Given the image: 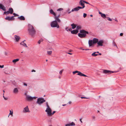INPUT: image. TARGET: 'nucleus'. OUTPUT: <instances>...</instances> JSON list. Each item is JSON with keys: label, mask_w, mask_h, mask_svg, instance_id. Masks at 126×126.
I'll return each instance as SVG.
<instances>
[{"label": "nucleus", "mask_w": 126, "mask_h": 126, "mask_svg": "<svg viewBox=\"0 0 126 126\" xmlns=\"http://www.w3.org/2000/svg\"><path fill=\"white\" fill-rule=\"evenodd\" d=\"M28 31L29 34L31 35L32 37L34 36L35 33V31L32 25H29Z\"/></svg>", "instance_id": "nucleus-1"}, {"label": "nucleus", "mask_w": 126, "mask_h": 126, "mask_svg": "<svg viewBox=\"0 0 126 126\" xmlns=\"http://www.w3.org/2000/svg\"><path fill=\"white\" fill-rule=\"evenodd\" d=\"M80 33H79L78 36L82 38L85 37L86 36V34H88V32L84 30H81L80 31Z\"/></svg>", "instance_id": "nucleus-2"}, {"label": "nucleus", "mask_w": 126, "mask_h": 126, "mask_svg": "<svg viewBox=\"0 0 126 126\" xmlns=\"http://www.w3.org/2000/svg\"><path fill=\"white\" fill-rule=\"evenodd\" d=\"M50 25L52 27H57L58 28H59V26L57 22L56 21H54L51 22L50 24Z\"/></svg>", "instance_id": "nucleus-3"}, {"label": "nucleus", "mask_w": 126, "mask_h": 126, "mask_svg": "<svg viewBox=\"0 0 126 126\" xmlns=\"http://www.w3.org/2000/svg\"><path fill=\"white\" fill-rule=\"evenodd\" d=\"M46 101V100L44 98H38L36 103L39 105H41Z\"/></svg>", "instance_id": "nucleus-4"}, {"label": "nucleus", "mask_w": 126, "mask_h": 126, "mask_svg": "<svg viewBox=\"0 0 126 126\" xmlns=\"http://www.w3.org/2000/svg\"><path fill=\"white\" fill-rule=\"evenodd\" d=\"M37 98V97L35 96L32 97L28 95H27L26 97V100L28 101H32L33 99H35Z\"/></svg>", "instance_id": "nucleus-5"}, {"label": "nucleus", "mask_w": 126, "mask_h": 126, "mask_svg": "<svg viewBox=\"0 0 126 126\" xmlns=\"http://www.w3.org/2000/svg\"><path fill=\"white\" fill-rule=\"evenodd\" d=\"M45 112L47 113L48 116H50V115L51 114V112H52V110L50 107L47 108Z\"/></svg>", "instance_id": "nucleus-6"}, {"label": "nucleus", "mask_w": 126, "mask_h": 126, "mask_svg": "<svg viewBox=\"0 0 126 126\" xmlns=\"http://www.w3.org/2000/svg\"><path fill=\"white\" fill-rule=\"evenodd\" d=\"M115 72V71H110L107 70H104L103 72V73L105 74H111Z\"/></svg>", "instance_id": "nucleus-7"}, {"label": "nucleus", "mask_w": 126, "mask_h": 126, "mask_svg": "<svg viewBox=\"0 0 126 126\" xmlns=\"http://www.w3.org/2000/svg\"><path fill=\"white\" fill-rule=\"evenodd\" d=\"M23 112L24 113L29 112L30 111L28 106L24 108L23 110Z\"/></svg>", "instance_id": "nucleus-8"}, {"label": "nucleus", "mask_w": 126, "mask_h": 126, "mask_svg": "<svg viewBox=\"0 0 126 126\" xmlns=\"http://www.w3.org/2000/svg\"><path fill=\"white\" fill-rule=\"evenodd\" d=\"M59 15L57 16H54V18L55 19V21H56L57 22L60 23L61 21L60 19L59 18Z\"/></svg>", "instance_id": "nucleus-9"}, {"label": "nucleus", "mask_w": 126, "mask_h": 126, "mask_svg": "<svg viewBox=\"0 0 126 126\" xmlns=\"http://www.w3.org/2000/svg\"><path fill=\"white\" fill-rule=\"evenodd\" d=\"M14 37L15 41L17 42H18L19 40L20 39V38L19 36L16 35H15Z\"/></svg>", "instance_id": "nucleus-10"}, {"label": "nucleus", "mask_w": 126, "mask_h": 126, "mask_svg": "<svg viewBox=\"0 0 126 126\" xmlns=\"http://www.w3.org/2000/svg\"><path fill=\"white\" fill-rule=\"evenodd\" d=\"M0 9H1L4 11H6V8L1 3H0Z\"/></svg>", "instance_id": "nucleus-11"}, {"label": "nucleus", "mask_w": 126, "mask_h": 126, "mask_svg": "<svg viewBox=\"0 0 126 126\" xmlns=\"http://www.w3.org/2000/svg\"><path fill=\"white\" fill-rule=\"evenodd\" d=\"M14 16H12L11 17H10L9 16H7L5 18V19L6 20H8L9 21L12 20H14V18H13Z\"/></svg>", "instance_id": "nucleus-12"}, {"label": "nucleus", "mask_w": 126, "mask_h": 126, "mask_svg": "<svg viewBox=\"0 0 126 126\" xmlns=\"http://www.w3.org/2000/svg\"><path fill=\"white\" fill-rule=\"evenodd\" d=\"M84 0H80L79 2V4L82 6H84V7H85V6L84 5Z\"/></svg>", "instance_id": "nucleus-13"}, {"label": "nucleus", "mask_w": 126, "mask_h": 126, "mask_svg": "<svg viewBox=\"0 0 126 126\" xmlns=\"http://www.w3.org/2000/svg\"><path fill=\"white\" fill-rule=\"evenodd\" d=\"M18 92V89L17 88H14L13 91V93L15 94H16Z\"/></svg>", "instance_id": "nucleus-14"}, {"label": "nucleus", "mask_w": 126, "mask_h": 126, "mask_svg": "<svg viewBox=\"0 0 126 126\" xmlns=\"http://www.w3.org/2000/svg\"><path fill=\"white\" fill-rule=\"evenodd\" d=\"M99 14L101 15V17L103 18H105L106 17V16L105 14L102 13L100 12H99Z\"/></svg>", "instance_id": "nucleus-15"}, {"label": "nucleus", "mask_w": 126, "mask_h": 126, "mask_svg": "<svg viewBox=\"0 0 126 126\" xmlns=\"http://www.w3.org/2000/svg\"><path fill=\"white\" fill-rule=\"evenodd\" d=\"M103 42V41L102 40H99L98 41L97 44L98 45L102 46H103L102 44Z\"/></svg>", "instance_id": "nucleus-16"}, {"label": "nucleus", "mask_w": 126, "mask_h": 126, "mask_svg": "<svg viewBox=\"0 0 126 126\" xmlns=\"http://www.w3.org/2000/svg\"><path fill=\"white\" fill-rule=\"evenodd\" d=\"M78 32V31L77 30H74L71 31V32L72 34H76Z\"/></svg>", "instance_id": "nucleus-17"}, {"label": "nucleus", "mask_w": 126, "mask_h": 126, "mask_svg": "<svg viewBox=\"0 0 126 126\" xmlns=\"http://www.w3.org/2000/svg\"><path fill=\"white\" fill-rule=\"evenodd\" d=\"M17 18L21 20H24L25 19L24 17L23 16H21L20 17H18Z\"/></svg>", "instance_id": "nucleus-18"}, {"label": "nucleus", "mask_w": 126, "mask_h": 126, "mask_svg": "<svg viewBox=\"0 0 126 126\" xmlns=\"http://www.w3.org/2000/svg\"><path fill=\"white\" fill-rule=\"evenodd\" d=\"M88 44L89 46L90 47L93 44V41L92 40H89L88 41Z\"/></svg>", "instance_id": "nucleus-19"}, {"label": "nucleus", "mask_w": 126, "mask_h": 126, "mask_svg": "<svg viewBox=\"0 0 126 126\" xmlns=\"http://www.w3.org/2000/svg\"><path fill=\"white\" fill-rule=\"evenodd\" d=\"M8 11L9 12L10 14H12L14 12V11L12 8L10 7Z\"/></svg>", "instance_id": "nucleus-20"}, {"label": "nucleus", "mask_w": 126, "mask_h": 126, "mask_svg": "<svg viewBox=\"0 0 126 126\" xmlns=\"http://www.w3.org/2000/svg\"><path fill=\"white\" fill-rule=\"evenodd\" d=\"M20 44L21 45H22L24 47H27V46L26 45V44L24 43V41H23L22 42L20 43Z\"/></svg>", "instance_id": "nucleus-21"}, {"label": "nucleus", "mask_w": 126, "mask_h": 126, "mask_svg": "<svg viewBox=\"0 0 126 126\" xmlns=\"http://www.w3.org/2000/svg\"><path fill=\"white\" fill-rule=\"evenodd\" d=\"M10 113L8 116V117H9V116L10 115L12 117L13 116V111L12 109L9 110Z\"/></svg>", "instance_id": "nucleus-22"}, {"label": "nucleus", "mask_w": 126, "mask_h": 126, "mask_svg": "<svg viewBox=\"0 0 126 126\" xmlns=\"http://www.w3.org/2000/svg\"><path fill=\"white\" fill-rule=\"evenodd\" d=\"M77 75H78L83 76L84 77H87V76L82 73L81 72L79 71V73H78Z\"/></svg>", "instance_id": "nucleus-23"}, {"label": "nucleus", "mask_w": 126, "mask_h": 126, "mask_svg": "<svg viewBox=\"0 0 126 126\" xmlns=\"http://www.w3.org/2000/svg\"><path fill=\"white\" fill-rule=\"evenodd\" d=\"M49 12L50 14L53 15L54 16H56V14L54 12L52 9H50L49 11Z\"/></svg>", "instance_id": "nucleus-24"}, {"label": "nucleus", "mask_w": 126, "mask_h": 126, "mask_svg": "<svg viewBox=\"0 0 126 126\" xmlns=\"http://www.w3.org/2000/svg\"><path fill=\"white\" fill-rule=\"evenodd\" d=\"M98 40L97 38H94L93 39V43L94 44H95L97 43L98 42Z\"/></svg>", "instance_id": "nucleus-25"}, {"label": "nucleus", "mask_w": 126, "mask_h": 126, "mask_svg": "<svg viewBox=\"0 0 126 126\" xmlns=\"http://www.w3.org/2000/svg\"><path fill=\"white\" fill-rule=\"evenodd\" d=\"M78 10H79L78 7H77L72 9V10L71 11L72 12H74V11H78Z\"/></svg>", "instance_id": "nucleus-26"}, {"label": "nucleus", "mask_w": 126, "mask_h": 126, "mask_svg": "<svg viewBox=\"0 0 126 126\" xmlns=\"http://www.w3.org/2000/svg\"><path fill=\"white\" fill-rule=\"evenodd\" d=\"M98 55V54L96 53V52H94L91 55L95 57L97 56Z\"/></svg>", "instance_id": "nucleus-27"}, {"label": "nucleus", "mask_w": 126, "mask_h": 126, "mask_svg": "<svg viewBox=\"0 0 126 126\" xmlns=\"http://www.w3.org/2000/svg\"><path fill=\"white\" fill-rule=\"evenodd\" d=\"M71 25L72 26V28L73 29H75L76 27V25L74 24H71Z\"/></svg>", "instance_id": "nucleus-28"}, {"label": "nucleus", "mask_w": 126, "mask_h": 126, "mask_svg": "<svg viewBox=\"0 0 126 126\" xmlns=\"http://www.w3.org/2000/svg\"><path fill=\"white\" fill-rule=\"evenodd\" d=\"M19 59H17L13 60V61L12 62L13 63H15L16 62L18 61H19Z\"/></svg>", "instance_id": "nucleus-29"}, {"label": "nucleus", "mask_w": 126, "mask_h": 126, "mask_svg": "<svg viewBox=\"0 0 126 126\" xmlns=\"http://www.w3.org/2000/svg\"><path fill=\"white\" fill-rule=\"evenodd\" d=\"M69 124L70 126H74L75 125V123L73 122H72Z\"/></svg>", "instance_id": "nucleus-30"}, {"label": "nucleus", "mask_w": 126, "mask_h": 126, "mask_svg": "<svg viewBox=\"0 0 126 126\" xmlns=\"http://www.w3.org/2000/svg\"><path fill=\"white\" fill-rule=\"evenodd\" d=\"M52 51H47V53L49 55H50L52 53Z\"/></svg>", "instance_id": "nucleus-31"}, {"label": "nucleus", "mask_w": 126, "mask_h": 126, "mask_svg": "<svg viewBox=\"0 0 126 126\" xmlns=\"http://www.w3.org/2000/svg\"><path fill=\"white\" fill-rule=\"evenodd\" d=\"M70 10V9L69 8H68L67 10H66V12L67 13H68V14H69V13H70L72 11H69Z\"/></svg>", "instance_id": "nucleus-32"}, {"label": "nucleus", "mask_w": 126, "mask_h": 126, "mask_svg": "<svg viewBox=\"0 0 126 126\" xmlns=\"http://www.w3.org/2000/svg\"><path fill=\"white\" fill-rule=\"evenodd\" d=\"M79 71H75L73 72V73L74 74L77 73H79Z\"/></svg>", "instance_id": "nucleus-33"}, {"label": "nucleus", "mask_w": 126, "mask_h": 126, "mask_svg": "<svg viewBox=\"0 0 126 126\" xmlns=\"http://www.w3.org/2000/svg\"><path fill=\"white\" fill-rule=\"evenodd\" d=\"M78 10H79V9H83L85 7H84V6H82V7H81L80 6H78L77 7Z\"/></svg>", "instance_id": "nucleus-34"}, {"label": "nucleus", "mask_w": 126, "mask_h": 126, "mask_svg": "<svg viewBox=\"0 0 126 126\" xmlns=\"http://www.w3.org/2000/svg\"><path fill=\"white\" fill-rule=\"evenodd\" d=\"M4 13L5 14H6V15H8L9 14H10L9 12L8 11H7L6 12H4Z\"/></svg>", "instance_id": "nucleus-35"}, {"label": "nucleus", "mask_w": 126, "mask_h": 126, "mask_svg": "<svg viewBox=\"0 0 126 126\" xmlns=\"http://www.w3.org/2000/svg\"><path fill=\"white\" fill-rule=\"evenodd\" d=\"M77 30H78L81 28V27L80 26H77L76 27Z\"/></svg>", "instance_id": "nucleus-36"}, {"label": "nucleus", "mask_w": 126, "mask_h": 126, "mask_svg": "<svg viewBox=\"0 0 126 126\" xmlns=\"http://www.w3.org/2000/svg\"><path fill=\"white\" fill-rule=\"evenodd\" d=\"M43 40L42 39H40L39 40L38 42V44H40L41 42Z\"/></svg>", "instance_id": "nucleus-37"}, {"label": "nucleus", "mask_w": 126, "mask_h": 126, "mask_svg": "<svg viewBox=\"0 0 126 126\" xmlns=\"http://www.w3.org/2000/svg\"><path fill=\"white\" fill-rule=\"evenodd\" d=\"M56 111H53L52 113L51 112V114L50 115V116H52V115H53L55 112Z\"/></svg>", "instance_id": "nucleus-38"}, {"label": "nucleus", "mask_w": 126, "mask_h": 126, "mask_svg": "<svg viewBox=\"0 0 126 126\" xmlns=\"http://www.w3.org/2000/svg\"><path fill=\"white\" fill-rule=\"evenodd\" d=\"M63 10V9L62 8H60L58 9L57 10V11H60Z\"/></svg>", "instance_id": "nucleus-39"}, {"label": "nucleus", "mask_w": 126, "mask_h": 126, "mask_svg": "<svg viewBox=\"0 0 126 126\" xmlns=\"http://www.w3.org/2000/svg\"><path fill=\"white\" fill-rule=\"evenodd\" d=\"M113 44L114 46H116L117 47V46L115 44V43L114 42H113Z\"/></svg>", "instance_id": "nucleus-40"}, {"label": "nucleus", "mask_w": 126, "mask_h": 126, "mask_svg": "<svg viewBox=\"0 0 126 126\" xmlns=\"http://www.w3.org/2000/svg\"><path fill=\"white\" fill-rule=\"evenodd\" d=\"M46 106H47V108L49 107V106L48 105V102H46Z\"/></svg>", "instance_id": "nucleus-41"}, {"label": "nucleus", "mask_w": 126, "mask_h": 126, "mask_svg": "<svg viewBox=\"0 0 126 126\" xmlns=\"http://www.w3.org/2000/svg\"><path fill=\"white\" fill-rule=\"evenodd\" d=\"M13 14L15 16H18L17 14H15V13H13Z\"/></svg>", "instance_id": "nucleus-42"}, {"label": "nucleus", "mask_w": 126, "mask_h": 126, "mask_svg": "<svg viewBox=\"0 0 126 126\" xmlns=\"http://www.w3.org/2000/svg\"><path fill=\"white\" fill-rule=\"evenodd\" d=\"M87 16V14H86L85 13H84L83 15V16L85 18V17Z\"/></svg>", "instance_id": "nucleus-43"}, {"label": "nucleus", "mask_w": 126, "mask_h": 126, "mask_svg": "<svg viewBox=\"0 0 126 126\" xmlns=\"http://www.w3.org/2000/svg\"><path fill=\"white\" fill-rule=\"evenodd\" d=\"M3 98H4V99L5 100H7L8 99V98H7V97H5L4 96V95H3Z\"/></svg>", "instance_id": "nucleus-44"}, {"label": "nucleus", "mask_w": 126, "mask_h": 126, "mask_svg": "<svg viewBox=\"0 0 126 126\" xmlns=\"http://www.w3.org/2000/svg\"><path fill=\"white\" fill-rule=\"evenodd\" d=\"M23 85L24 86H27V84L25 83L24 82L23 83Z\"/></svg>", "instance_id": "nucleus-45"}, {"label": "nucleus", "mask_w": 126, "mask_h": 126, "mask_svg": "<svg viewBox=\"0 0 126 126\" xmlns=\"http://www.w3.org/2000/svg\"><path fill=\"white\" fill-rule=\"evenodd\" d=\"M107 18H108V19L110 21H111L112 20L110 19V17H108Z\"/></svg>", "instance_id": "nucleus-46"}, {"label": "nucleus", "mask_w": 126, "mask_h": 126, "mask_svg": "<svg viewBox=\"0 0 126 126\" xmlns=\"http://www.w3.org/2000/svg\"><path fill=\"white\" fill-rule=\"evenodd\" d=\"M4 66L3 65H0V68H3Z\"/></svg>", "instance_id": "nucleus-47"}, {"label": "nucleus", "mask_w": 126, "mask_h": 126, "mask_svg": "<svg viewBox=\"0 0 126 126\" xmlns=\"http://www.w3.org/2000/svg\"><path fill=\"white\" fill-rule=\"evenodd\" d=\"M81 98L82 99V98H86V99H88V98L85 97H81Z\"/></svg>", "instance_id": "nucleus-48"}, {"label": "nucleus", "mask_w": 126, "mask_h": 126, "mask_svg": "<svg viewBox=\"0 0 126 126\" xmlns=\"http://www.w3.org/2000/svg\"><path fill=\"white\" fill-rule=\"evenodd\" d=\"M71 30H72V29L71 28L68 29V31H71H71H72Z\"/></svg>", "instance_id": "nucleus-49"}, {"label": "nucleus", "mask_w": 126, "mask_h": 126, "mask_svg": "<svg viewBox=\"0 0 126 126\" xmlns=\"http://www.w3.org/2000/svg\"><path fill=\"white\" fill-rule=\"evenodd\" d=\"M63 71V70H61V71H60V73H59L60 74H61L62 73Z\"/></svg>", "instance_id": "nucleus-50"}, {"label": "nucleus", "mask_w": 126, "mask_h": 126, "mask_svg": "<svg viewBox=\"0 0 126 126\" xmlns=\"http://www.w3.org/2000/svg\"><path fill=\"white\" fill-rule=\"evenodd\" d=\"M65 126H70L69 124H66L65 125Z\"/></svg>", "instance_id": "nucleus-51"}, {"label": "nucleus", "mask_w": 126, "mask_h": 126, "mask_svg": "<svg viewBox=\"0 0 126 126\" xmlns=\"http://www.w3.org/2000/svg\"><path fill=\"white\" fill-rule=\"evenodd\" d=\"M68 27H67L65 28V30H66L67 31H68Z\"/></svg>", "instance_id": "nucleus-52"}, {"label": "nucleus", "mask_w": 126, "mask_h": 126, "mask_svg": "<svg viewBox=\"0 0 126 126\" xmlns=\"http://www.w3.org/2000/svg\"><path fill=\"white\" fill-rule=\"evenodd\" d=\"M84 1V3H85L86 4H89V3L88 2H86V1Z\"/></svg>", "instance_id": "nucleus-53"}, {"label": "nucleus", "mask_w": 126, "mask_h": 126, "mask_svg": "<svg viewBox=\"0 0 126 126\" xmlns=\"http://www.w3.org/2000/svg\"><path fill=\"white\" fill-rule=\"evenodd\" d=\"M123 35V33H121L120 34V35L121 36H122Z\"/></svg>", "instance_id": "nucleus-54"}, {"label": "nucleus", "mask_w": 126, "mask_h": 126, "mask_svg": "<svg viewBox=\"0 0 126 126\" xmlns=\"http://www.w3.org/2000/svg\"><path fill=\"white\" fill-rule=\"evenodd\" d=\"M4 54L5 55H7V52H4Z\"/></svg>", "instance_id": "nucleus-55"}, {"label": "nucleus", "mask_w": 126, "mask_h": 126, "mask_svg": "<svg viewBox=\"0 0 126 126\" xmlns=\"http://www.w3.org/2000/svg\"><path fill=\"white\" fill-rule=\"evenodd\" d=\"M32 72H35V70H32Z\"/></svg>", "instance_id": "nucleus-56"}, {"label": "nucleus", "mask_w": 126, "mask_h": 126, "mask_svg": "<svg viewBox=\"0 0 126 126\" xmlns=\"http://www.w3.org/2000/svg\"><path fill=\"white\" fill-rule=\"evenodd\" d=\"M80 122H81V123H82V121H81V119H80Z\"/></svg>", "instance_id": "nucleus-57"}, {"label": "nucleus", "mask_w": 126, "mask_h": 126, "mask_svg": "<svg viewBox=\"0 0 126 126\" xmlns=\"http://www.w3.org/2000/svg\"><path fill=\"white\" fill-rule=\"evenodd\" d=\"M71 101H69V102H68V103L69 104H71Z\"/></svg>", "instance_id": "nucleus-58"}, {"label": "nucleus", "mask_w": 126, "mask_h": 126, "mask_svg": "<svg viewBox=\"0 0 126 126\" xmlns=\"http://www.w3.org/2000/svg\"><path fill=\"white\" fill-rule=\"evenodd\" d=\"M67 53L69 54H70V55H72V53Z\"/></svg>", "instance_id": "nucleus-59"}, {"label": "nucleus", "mask_w": 126, "mask_h": 126, "mask_svg": "<svg viewBox=\"0 0 126 126\" xmlns=\"http://www.w3.org/2000/svg\"><path fill=\"white\" fill-rule=\"evenodd\" d=\"M66 104H63V105H62V106H66Z\"/></svg>", "instance_id": "nucleus-60"}, {"label": "nucleus", "mask_w": 126, "mask_h": 126, "mask_svg": "<svg viewBox=\"0 0 126 126\" xmlns=\"http://www.w3.org/2000/svg\"><path fill=\"white\" fill-rule=\"evenodd\" d=\"M95 52H96V53H99V52L98 51Z\"/></svg>", "instance_id": "nucleus-61"}, {"label": "nucleus", "mask_w": 126, "mask_h": 126, "mask_svg": "<svg viewBox=\"0 0 126 126\" xmlns=\"http://www.w3.org/2000/svg\"><path fill=\"white\" fill-rule=\"evenodd\" d=\"M89 50V49H82L83 50Z\"/></svg>", "instance_id": "nucleus-62"}, {"label": "nucleus", "mask_w": 126, "mask_h": 126, "mask_svg": "<svg viewBox=\"0 0 126 126\" xmlns=\"http://www.w3.org/2000/svg\"><path fill=\"white\" fill-rule=\"evenodd\" d=\"M90 16H91V17H92V16H93V15H90Z\"/></svg>", "instance_id": "nucleus-63"}, {"label": "nucleus", "mask_w": 126, "mask_h": 126, "mask_svg": "<svg viewBox=\"0 0 126 126\" xmlns=\"http://www.w3.org/2000/svg\"><path fill=\"white\" fill-rule=\"evenodd\" d=\"M115 21H116L117 22H118V21H117V20L115 19Z\"/></svg>", "instance_id": "nucleus-64"}]
</instances>
